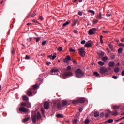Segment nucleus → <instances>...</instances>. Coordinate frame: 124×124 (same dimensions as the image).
Wrapping results in <instances>:
<instances>
[{"label": "nucleus", "instance_id": "nucleus-1", "mask_svg": "<svg viewBox=\"0 0 124 124\" xmlns=\"http://www.w3.org/2000/svg\"><path fill=\"white\" fill-rule=\"evenodd\" d=\"M86 101V99L84 98H80L76 100H73L72 103L73 104H78V103H84Z\"/></svg>", "mask_w": 124, "mask_h": 124}, {"label": "nucleus", "instance_id": "nucleus-2", "mask_svg": "<svg viewBox=\"0 0 124 124\" xmlns=\"http://www.w3.org/2000/svg\"><path fill=\"white\" fill-rule=\"evenodd\" d=\"M76 77H83L84 72L80 69H78L75 71Z\"/></svg>", "mask_w": 124, "mask_h": 124}, {"label": "nucleus", "instance_id": "nucleus-3", "mask_svg": "<svg viewBox=\"0 0 124 124\" xmlns=\"http://www.w3.org/2000/svg\"><path fill=\"white\" fill-rule=\"evenodd\" d=\"M79 54L83 58L86 56V52L85 51V47H81L78 49Z\"/></svg>", "mask_w": 124, "mask_h": 124}, {"label": "nucleus", "instance_id": "nucleus-4", "mask_svg": "<svg viewBox=\"0 0 124 124\" xmlns=\"http://www.w3.org/2000/svg\"><path fill=\"white\" fill-rule=\"evenodd\" d=\"M18 110L19 112H21V113H28V112H29V110L24 107H20Z\"/></svg>", "mask_w": 124, "mask_h": 124}, {"label": "nucleus", "instance_id": "nucleus-5", "mask_svg": "<svg viewBox=\"0 0 124 124\" xmlns=\"http://www.w3.org/2000/svg\"><path fill=\"white\" fill-rule=\"evenodd\" d=\"M100 73H102V74H105V73H108V70H107V68L103 67L100 69Z\"/></svg>", "mask_w": 124, "mask_h": 124}, {"label": "nucleus", "instance_id": "nucleus-6", "mask_svg": "<svg viewBox=\"0 0 124 124\" xmlns=\"http://www.w3.org/2000/svg\"><path fill=\"white\" fill-rule=\"evenodd\" d=\"M92 46H93V42L91 40L89 41L88 42H87L85 45L86 48H90V47H92Z\"/></svg>", "mask_w": 124, "mask_h": 124}, {"label": "nucleus", "instance_id": "nucleus-7", "mask_svg": "<svg viewBox=\"0 0 124 124\" xmlns=\"http://www.w3.org/2000/svg\"><path fill=\"white\" fill-rule=\"evenodd\" d=\"M50 72L51 74L54 75H55V74L54 73L59 72V69H58V68H56V67H54L53 68L51 69Z\"/></svg>", "mask_w": 124, "mask_h": 124}, {"label": "nucleus", "instance_id": "nucleus-8", "mask_svg": "<svg viewBox=\"0 0 124 124\" xmlns=\"http://www.w3.org/2000/svg\"><path fill=\"white\" fill-rule=\"evenodd\" d=\"M49 106H50V103L49 102H45L44 104V108L46 110L49 109Z\"/></svg>", "mask_w": 124, "mask_h": 124}, {"label": "nucleus", "instance_id": "nucleus-9", "mask_svg": "<svg viewBox=\"0 0 124 124\" xmlns=\"http://www.w3.org/2000/svg\"><path fill=\"white\" fill-rule=\"evenodd\" d=\"M64 75L66 77H67L68 76H72L73 75L72 74V72L69 71L67 72H64Z\"/></svg>", "mask_w": 124, "mask_h": 124}, {"label": "nucleus", "instance_id": "nucleus-10", "mask_svg": "<svg viewBox=\"0 0 124 124\" xmlns=\"http://www.w3.org/2000/svg\"><path fill=\"white\" fill-rule=\"evenodd\" d=\"M31 119L33 123L35 124L36 123V114L32 115Z\"/></svg>", "mask_w": 124, "mask_h": 124}, {"label": "nucleus", "instance_id": "nucleus-11", "mask_svg": "<svg viewBox=\"0 0 124 124\" xmlns=\"http://www.w3.org/2000/svg\"><path fill=\"white\" fill-rule=\"evenodd\" d=\"M38 89V85L37 84H35L33 86V88H30L31 91H33L34 92L35 90H37Z\"/></svg>", "mask_w": 124, "mask_h": 124}, {"label": "nucleus", "instance_id": "nucleus-12", "mask_svg": "<svg viewBox=\"0 0 124 124\" xmlns=\"http://www.w3.org/2000/svg\"><path fill=\"white\" fill-rule=\"evenodd\" d=\"M112 114V112L109 110H107V113L105 115L106 118H109V116Z\"/></svg>", "mask_w": 124, "mask_h": 124}, {"label": "nucleus", "instance_id": "nucleus-13", "mask_svg": "<svg viewBox=\"0 0 124 124\" xmlns=\"http://www.w3.org/2000/svg\"><path fill=\"white\" fill-rule=\"evenodd\" d=\"M32 92H33V91L31 90V88L29 89V90H28V91L27 92L28 95L29 96H31L32 95Z\"/></svg>", "mask_w": 124, "mask_h": 124}, {"label": "nucleus", "instance_id": "nucleus-14", "mask_svg": "<svg viewBox=\"0 0 124 124\" xmlns=\"http://www.w3.org/2000/svg\"><path fill=\"white\" fill-rule=\"evenodd\" d=\"M114 72H115V73H119V72H120V68L118 67L114 68Z\"/></svg>", "mask_w": 124, "mask_h": 124}, {"label": "nucleus", "instance_id": "nucleus-15", "mask_svg": "<svg viewBox=\"0 0 124 124\" xmlns=\"http://www.w3.org/2000/svg\"><path fill=\"white\" fill-rule=\"evenodd\" d=\"M111 114L112 116H118V111L116 109H114V111L111 112Z\"/></svg>", "mask_w": 124, "mask_h": 124}, {"label": "nucleus", "instance_id": "nucleus-16", "mask_svg": "<svg viewBox=\"0 0 124 124\" xmlns=\"http://www.w3.org/2000/svg\"><path fill=\"white\" fill-rule=\"evenodd\" d=\"M67 104V101H62V107H64Z\"/></svg>", "mask_w": 124, "mask_h": 124}, {"label": "nucleus", "instance_id": "nucleus-17", "mask_svg": "<svg viewBox=\"0 0 124 124\" xmlns=\"http://www.w3.org/2000/svg\"><path fill=\"white\" fill-rule=\"evenodd\" d=\"M109 65L110 67H113L115 65V62L111 61L109 62Z\"/></svg>", "mask_w": 124, "mask_h": 124}, {"label": "nucleus", "instance_id": "nucleus-18", "mask_svg": "<svg viewBox=\"0 0 124 124\" xmlns=\"http://www.w3.org/2000/svg\"><path fill=\"white\" fill-rule=\"evenodd\" d=\"M99 116V112L98 111H95L94 112V117L95 118Z\"/></svg>", "mask_w": 124, "mask_h": 124}, {"label": "nucleus", "instance_id": "nucleus-19", "mask_svg": "<svg viewBox=\"0 0 124 124\" xmlns=\"http://www.w3.org/2000/svg\"><path fill=\"white\" fill-rule=\"evenodd\" d=\"M56 117L57 118H64V116H63V115L61 114L60 113L57 114L56 115Z\"/></svg>", "mask_w": 124, "mask_h": 124}, {"label": "nucleus", "instance_id": "nucleus-20", "mask_svg": "<svg viewBox=\"0 0 124 124\" xmlns=\"http://www.w3.org/2000/svg\"><path fill=\"white\" fill-rule=\"evenodd\" d=\"M37 120H40L41 119V114L40 112L37 113Z\"/></svg>", "mask_w": 124, "mask_h": 124}, {"label": "nucleus", "instance_id": "nucleus-21", "mask_svg": "<svg viewBox=\"0 0 124 124\" xmlns=\"http://www.w3.org/2000/svg\"><path fill=\"white\" fill-rule=\"evenodd\" d=\"M22 98L23 100H25V101H28L29 100V98H28V96L24 95L22 96Z\"/></svg>", "mask_w": 124, "mask_h": 124}, {"label": "nucleus", "instance_id": "nucleus-22", "mask_svg": "<svg viewBox=\"0 0 124 124\" xmlns=\"http://www.w3.org/2000/svg\"><path fill=\"white\" fill-rule=\"evenodd\" d=\"M97 19H98L99 20H101L102 19V14L101 13H100L99 14V15H98L97 16Z\"/></svg>", "mask_w": 124, "mask_h": 124}, {"label": "nucleus", "instance_id": "nucleus-23", "mask_svg": "<svg viewBox=\"0 0 124 124\" xmlns=\"http://www.w3.org/2000/svg\"><path fill=\"white\" fill-rule=\"evenodd\" d=\"M75 118L76 119H79L80 118V112H78L75 115Z\"/></svg>", "mask_w": 124, "mask_h": 124}, {"label": "nucleus", "instance_id": "nucleus-24", "mask_svg": "<svg viewBox=\"0 0 124 124\" xmlns=\"http://www.w3.org/2000/svg\"><path fill=\"white\" fill-rule=\"evenodd\" d=\"M98 64H99V65H101V66H103V65H104V62L102 61H99L98 62Z\"/></svg>", "mask_w": 124, "mask_h": 124}, {"label": "nucleus", "instance_id": "nucleus-25", "mask_svg": "<svg viewBox=\"0 0 124 124\" xmlns=\"http://www.w3.org/2000/svg\"><path fill=\"white\" fill-rule=\"evenodd\" d=\"M30 120V117H26L25 118L23 119V122L26 123V122H28V121Z\"/></svg>", "mask_w": 124, "mask_h": 124}, {"label": "nucleus", "instance_id": "nucleus-26", "mask_svg": "<svg viewBox=\"0 0 124 124\" xmlns=\"http://www.w3.org/2000/svg\"><path fill=\"white\" fill-rule=\"evenodd\" d=\"M120 107H121L120 106L114 105L113 107V109H114V110H116V109H119Z\"/></svg>", "mask_w": 124, "mask_h": 124}, {"label": "nucleus", "instance_id": "nucleus-27", "mask_svg": "<svg viewBox=\"0 0 124 124\" xmlns=\"http://www.w3.org/2000/svg\"><path fill=\"white\" fill-rule=\"evenodd\" d=\"M62 105H61V103H58L57 104V108L59 110H61V109H62Z\"/></svg>", "mask_w": 124, "mask_h": 124}, {"label": "nucleus", "instance_id": "nucleus-28", "mask_svg": "<svg viewBox=\"0 0 124 124\" xmlns=\"http://www.w3.org/2000/svg\"><path fill=\"white\" fill-rule=\"evenodd\" d=\"M67 25H69V21H66L65 23H64L62 25V28H63L66 26H67Z\"/></svg>", "mask_w": 124, "mask_h": 124}, {"label": "nucleus", "instance_id": "nucleus-29", "mask_svg": "<svg viewBox=\"0 0 124 124\" xmlns=\"http://www.w3.org/2000/svg\"><path fill=\"white\" fill-rule=\"evenodd\" d=\"M88 34H89V35H93V34H94L92 29L89 30V31H88Z\"/></svg>", "mask_w": 124, "mask_h": 124}, {"label": "nucleus", "instance_id": "nucleus-30", "mask_svg": "<svg viewBox=\"0 0 124 124\" xmlns=\"http://www.w3.org/2000/svg\"><path fill=\"white\" fill-rule=\"evenodd\" d=\"M107 60H108V57L107 56L102 58V61H103V62H106Z\"/></svg>", "mask_w": 124, "mask_h": 124}, {"label": "nucleus", "instance_id": "nucleus-31", "mask_svg": "<svg viewBox=\"0 0 124 124\" xmlns=\"http://www.w3.org/2000/svg\"><path fill=\"white\" fill-rule=\"evenodd\" d=\"M103 36H102V35H101L100 37V43L101 44H102L103 43Z\"/></svg>", "mask_w": 124, "mask_h": 124}, {"label": "nucleus", "instance_id": "nucleus-32", "mask_svg": "<svg viewBox=\"0 0 124 124\" xmlns=\"http://www.w3.org/2000/svg\"><path fill=\"white\" fill-rule=\"evenodd\" d=\"M118 52L119 54H122L123 53V48H120L118 49Z\"/></svg>", "mask_w": 124, "mask_h": 124}, {"label": "nucleus", "instance_id": "nucleus-33", "mask_svg": "<svg viewBox=\"0 0 124 124\" xmlns=\"http://www.w3.org/2000/svg\"><path fill=\"white\" fill-rule=\"evenodd\" d=\"M93 74L94 76H96L97 77H99V74L97 72H94Z\"/></svg>", "mask_w": 124, "mask_h": 124}, {"label": "nucleus", "instance_id": "nucleus-34", "mask_svg": "<svg viewBox=\"0 0 124 124\" xmlns=\"http://www.w3.org/2000/svg\"><path fill=\"white\" fill-rule=\"evenodd\" d=\"M34 39L36 40V42H38L40 39H41V37H35Z\"/></svg>", "mask_w": 124, "mask_h": 124}, {"label": "nucleus", "instance_id": "nucleus-35", "mask_svg": "<svg viewBox=\"0 0 124 124\" xmlns=\"http://www.w3.org/2000/svg\"><path fill=\"white\" fill-rule=\"evenodd\" d=\"M91 30L92 31V32L94 34L95 33V31H96V28H92L91 29Z\"/></svg>", "mask_w": 124, "mask_h": 124}, {"label": "nucleus", "instance_id": "nucleus-36", "mask_svg": "<svg viewBox=\"0 0 124 124\" xmlns=\"http://www.w3.org/2000/svg\"><path fill=\"white\" fill-rule=\"evenodd\" d=\"M21 107H26V106H27V104L26 103H21Z\"/></svg>", "mask_w": 124, "mask_h": 124}, {"label": "nucleus", "instance_id": "nucleus-37", "mask_svg": "<svg viewBox=\"0 0 124 124\" xmlns=\"http://www.w3.org/2000/svg\"><path fill=\"white\" fill-rule=\"evenodd\" d=\"M35 15H36V11H34L33 12V14L31 15V17H33L34 16H35Z\"/></svg>", "mask_w": 124, "mask_h": 124}, {"label": "nucleus", "instance_id": "nucleus-38", "mask_svg": "<svg viewBox=\"0 0 124 124\" xmlns=\"http://www.w3.org/2000/svg\"><path fill=\"white\" fill-rule=\"evenodd\" d=\"M66 71H70L71 70V67L70 66H68L66 69Z\"/></svg>", "mask_w": 124, "mask_h": 124}, {"label": "nucleus", "instance_id": "nucleus-39", "mask_svg": "<svg viewBox=\"0 0 124 124\" xmlns=\"http://www.w3.org/2000/svg\"><path fill=\"white\" fill-rule=\"evenodd\" d=\"M73 124H76L77 123H78V119L75 118V119H74V120L73 121Z\"/></svg>", "mask_w": 124, "mask_h": 124}, {"label": "nucleus", "instance_id": "nucleus-40", "mask_svg": "<svg viewBox=\"0 0 124 124\" xmlns=\"http://www.w3.org/2000/svg\"><path fill=\"white\" fill-rule=\"evenodd\" d=\"M89 12H90V13H92L93 15H94V14H95V12H94V11H93L92 10H90L89 11Z\"/></svg>", "mask_w": 124, "mask_h": 124}, {"label": "nucleus", "instance_id": "nucleus-41", "mask_svg": "<svg viewBox=\"0 0 124 124\" xmlns=\"http://www.w3.org/2000/svg\"><path fill=\"white\" fill-rule=\"evenodd\" d=\"M85 124H90V120H89V119H86V120L85 121Z\"/></svg>", "mask_w": 124, "mask_h": 124}, {"label": "nucleus", "instance_id": "nucleus-42", "mask_svg": "<svg viewBox=\"0 0 124 124\" xmlns=\"http://www.w3.org/2000/svg\"><path fill=\"white\" fill-rule=\"evenodd\" d=\"M66 59H67L68 61H71V58H70V56H69V55H67Z\"/></svg>", "mask_w": 124, "mask_h": 124}, {"label": "nucleus", "instance_id": "nucleus-43", "mask_svg": "<svg viewBox=\"0 0 124 124\" xmlns=\"http://www.w3.org/2000/svg\"><path fill=\"white\" fill-rule=\"evenodd\" d=\"M31 57L29 55H26L25 56V60H30Z\"/></svg>", "mask_w": 124, "mask_h": 124}, {"label": "nucleus", "instance_id": "nucleus-44", "mask_svg": "<svg viewBox=\"0 0 124 124\" xmlns=\"http://www.w3.org/2000/svg\"><path fill=\"white\" fill-rule=\"evenodd\" d=\"M98 22V20H93V23L94 25H95V24H97Z\"/></svg>", "mask_w": 124, "mask_h": 124}, {"label": "nucleus", "instance_id": "nucleus-45", "mask_svg": "<svg viewBox=\"0 0 124 124\" xmlns=\"http://www.w3.org/2000/svg\"><path fill=\"white\" fill-rule=\"evenodd\" d=\"M47 43V41H44L42 42V45L44 46Z\"/></svg>", "mask_w": 124, "mask_h": 124}, {"label": "nucleus", "instance_id": "nucleus-46", "mask_svg": "<svg viewBox=\"0 0 124 124\" xmlns=\"http://www.w3.org/2000/svg\"><path fill=\"white\" fill-rule=\"evenodd\" d=\"M108 123H109V124H111L112 123H113V122H114V121L113 120V119H109L108 121Z\"/></svg>", "mask_w": 124, "mask_h": 124}, {"label": "nucleus", "instance_id": "nucleus-47", "mask_svg": "<svg viewBox=\"0 0 124 124\" xmlns=\"http://www.w3.org/2000/svg\"><path fill=\"white\" fill-rule=\"evenodd\" d=\"M63 62L65 63H67V62H68V60H67V59L65 58V59H63Z\"/></svg>", "mask_w": 124, "mask_h": 124}, {"label": "nucleus", "instance_id": "nucleus-48", "mask_svg": "<svg viewBox=\"0 0 124 124\" xmlns=\"http://www.w3.org/2000/svg\"><path fill=\"white\" fill-rule=\"evenodd\" d=\"M33 23H35V24H39V22L37 21V20H36L35 19L32 20Z\"/></svg>", "mask_w": 124, "mask_h": 124}, {"label": "nucleus", "instance_id": "nucleus-49", "mask_svg": "<svg viewBox=\"0 0 124 124\" xmlns=\"http://www.w3.org/2000/svg\"><path fill=\"white\" fill-rule=\"evenodd\" d=\"M12 56H13L14 54H15V50L14 49H13V50L11 51Z\"/></svg>", "mask_w": 124, "mask_h": 124}, {"label": "nucleus", "instance_id": "nucleus-50", "mask_svg": "<svg viewBox=\"0 0 124 124\" xmlns=\"http://www.w3.org/2000/svg\"><path fill=\"white\" fill-rule=\"evenodd\" d=\"M70 52H72L73 53H75V50L72 49V48H70Z\"/></svg>", "mask_w": 124, "mask_h": 124}, {"label": "nucleus", "instance_id": "nucleus-51", "mask_svg": "<svg viewBox=\"0 0 124 124\" xmlns=\"http://www.w3.org/2000/svg\"><path fill=\"white\" fill-rule=\"evenodd\" d=\"M58 50L59 52H61V51H62V47H60L58 48Z\"/></svg>", "mask_w": 124, "mask_h": 124}, {"label": "nucleus", "instance_id": "nucleus-52", "mask_svg": "<svg viewBox=\"0 0 124 124\" xmlns=\"http://www.w3.org/2000/svg\"><path fill=\"white\" fill-rule=\"evenodd\" d=\"M119 46H121V47H124V44H123L122 43H119Z\"/></svg>", "mask_w": 124, "mask_h": 124}, {"label": "nucleus", "instance_id": "nucleus-53", "mask_svg": "<svg viewBox=\"0 0 124 124\" xmlns=\"http://www.w3.org/2000/svg\"><path fill=\"white\" fill-rule=\"evenodd\" d=\"M109 47L110 48V49H111V50H113V46L111 45H109Z\"/></svg>", "mask_w": 124, "mask_h": 124}, {"label": "nucleus", "instance_id": "nucleus-54", "mask_svg": "<svg viewBox=\"0 0 124 124\" xmlns=\"http://www.w3.org/2000/svg\"><path fill=\"white\" fill-rule=\"evenodd\" d=\"M48 58H49L50 60H52V55H48Z\"/></svg>", "mask_w": 124, "mask_h": 124}, {"label": "nucleus", "instance_id": "nucleus-55", "mask_svg": "<svg viewBox=\"0 0 124 124\" xmlns=\"http://www.w3.org/2000/svg\"><path fill=\"white\" fill-rule=\"evenodd\" d=\"M78 15H79L80 16H82L83 13L79 11L78 13Z\"/></svg>", "mask_w": 124, "mask_h": 124}, {"label": "nucleus", "instance_id": "nucleus-56", "mask_svg": "<svg viewBox=\"0 0 124 124\" xmlns=\"http://www.w3.org/2000/svg\"><path fill=\"white\" fill-rule=\"evenodd\" d=\"M100 117L101 118H103V117H104V113H100Z\"/></svg>", "mask_w": 124, "mask_h": 124}, {"label": "nucleus", "instance_id": "nucleus-57", "mask_svg": "<svg viewBox=\"0 0 124 124\" xmlns=\"http://www.w3.org/2000/svg\"><path fill=\"white\" fill-rule=\"evenodd\" d=\"M76 24H77V21L76 20H75L74 21V23L73 24V26H75V25H76Z\"/></svg>", "mask_w": 124, "mask_h": 124}, {"label": "nucleus", "instance_id": "nucleus-58", "mask_svg": "<svg viewBox=\"0 0 124 124\" xmlns=\"http://www.w3.org/2000/svg\"><path fill=\"white\" fill-rule=\"evenodd\" d=\"M79 113H81L82 111H83V108H79Z\"/></svg>", "mask_w": 124, "mask_h": 124}, {"label": "nucleus", "instance_id": "nucleus-59", "mask_svg": "<svg viewBox=\"0 0 124 124\" xmlns=\"http://www.w3.org/2000/svg\"><path fill=\"white\" fill-rule=\"evenodd\" d=\"M81 43L82 44H85V43H86V40H83L81 42Z\"/></svg>", "mask_w": 124, "mask_h": 124}, {"label": "nucleus", "instance_id": "nucleus-60", "mask_svg": "<svg viewBox=\"0 0 124 124\" xmlns=\"http://www.w3.org/2000/svg\"><path fill=\"white\" fill-rule=\"evenodd\" d=\"M111 15V14H106L107 17H110Z\"/></svg>", "mask_w": 124, "mask_h": 124}, {"label": "nucleus", "instance_id": "nucleus-61", "mask_svg": "<svg viewBox=\"0 0 124 124\" xmlns=\"http://www.w3.org/2000/svg\"><path fill=\"white\" fill-rule=\"evenodd\" d=\"M56 57H57L56 55H53L52 56V60H55V59H56Z\"/></svg>", "mask_w": 124, "mask_h": 124}, {"label": "nucleus", "instance_id": "nucleus-62", "mask_svg": "<svg viewBox=\"0 0 124 124\" xmlns=\"http://www.w3.org/2000/svg\"><path fill=\"white\" fill-rule=\"evenodd\" d=\"M41 113H42V115H44V109H42Z\"/></svg>", "mask_w": 124, "mask_h": 124}, {"label": "nucleus", "instance_id": "nucleus-63", "mask_svg": "<svg viewBox=\"0 0 124 124\" xmlns=\"http://www.w3.org/2000/svg\"><path fill=\"white\" fill-rule=\"evenodd\" d=\"M100 55L102 56H104V52H101L100 54Z\"/></svg>", "mask_w": 124, "mask_h": 124}, {"label": "nucleus", "instance_id": "nucleus-64", "mask_svg": "<svg viewBox=\"0 0 124 124\" xmlns=\"http://www.w3.org/2000/svg\"><path fill=\"white\" fill-rule=\"evenodd\" d=\"M121 64H122V65L124 66V61H123L121 62Z\"/></svg>", "mask_w": 124, "mask_h": 124}]
</instances>
